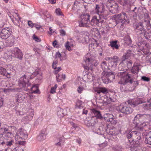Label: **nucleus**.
<instances>
[{
    "mask_svg": "<svg viewBox=\"0 0 151 151\" xmlns=\"http://www.w3.org/2000/svg\"><path fill=\"white\" fill-rule=\"evenodd\" d=\"M22 140V139H20L18 140H17V143H18L19 145H24L25 144V142L23 140L21 141Z\"/></svg>",
    "mask_w": 151,
    "mask_h": 151,
    "instance_id": "56",
    "label": "nucleus"
},
{
    "mask_svg": "<svg viewBox=\"0 0 151 151\" xmlns=\"http://www.w3.org/2000/svg\"><path fill=\"white\" fill-rule=\"evenodd\" d=\"M55 12L57 15H62L60 9L59 8H57L55 10Z\"/></svg>",
    "mask_w": 151,
    "mask_h": 151,
    "instance_id": "53",
    "label": "nucleus"
},
{
    "mask_svg": "<svg viewBox=\"0 0 151 151\" xmlns=\"http://www.w3.org/2000/svg\"><path fill=\"white\" fill-rule=\"evenodd\" d=\"M60 35L62 36H64L65 35L66 33L65 31L63 29H61L60 30Z\"/></svg>",
    "mask_w": 151,
    "mask_h": 151,
    "instance_id": "63",
    "label": "nucleus"
},
{
    "mask_svg": "<svg viewBox=\"0 0 151 151\" xmlns=\"http://www.w3.org/2000/svg\"><path fill=\"white\" fill-rule=\"evenodd\" d=\"M4 140L6 146H11L14 143V140L12 138H9V139H7L6 138H4Z\"/></svg>",
    "mask_w": 151,
    "mask_h": 151,
    "instance_id": "26",
    "label": "nucleus"
},
{
    "mask_svg": "<svg viewBox=\"0 0 151 151\" xmlns=\"http://www.w3.org/2000/svg\"><path fill=\"white\" fill-rule=\"evenodd\" d=\"M118 110H119L121 112L125 114H129L132 111V109L130 107L129 105L127 106H124L121 105L117 108Z\"/></svg>",
    "mask_w": 151,
    "mask_h": 151,
    "instance_id": "9",
    "label": "nucleus"
},
{
    "mask_svg": "<svg viewBox=\"0 0 151 151\" xmlns=\"http://www.w3.org/2000/svg\"><path fill=\"white\" fill-rule=\"evenodd\" d=\"M12 30L9 27H6L2 29L0 33V37L6 40L11 36Z\"/></svg>",
    "mask_w": 151,
    "mask_h": 151,
    "instance_id": "7",
    "label": "nucleus"
},
{
    "mask_svg": "<svg viewBox=\"0 0 151 151\" xmlns=\"http://www.w3.org/2000/svg\"><path fill=\"white\" fill-rule=\"evenodd\" d=\"M101 78L104 82L107 83L108 82L112 81L115 78V76L112 73L110 72H106Z\"/></svg>",
    "mask_w": 151,
    "mask_h": 151,
    "instance_id": "5",
    "label": "nucleus"
},
{
    "mask_svg": "<svg viewBox=\"0 0 151 151\" xmlns=\"http://www.w3.org/2000/svg\"><path fill=\"white\" fill-rule=\"evenodd\" d=\"M93 14H97L100 16L104 18H105L109 14L107 11L105 10L103 6H101L99 4L96 5L94 9L93 12Z\"/></svg>",
    "mask_w": 151,
    "mask_h": 151,
    "instance_id": "3",
    "label": "nucleus"
},
{
    "mask_svg": "<svg viewBox=\"0 0 151 151\" xmlns=\"http://www.w3.org/2000/svg\"><path fill=\"white\" fill-rule=\"evenodd\" d=\"M131 55V51L129 50H128L126 53L123 56V59L124 60L128 59Z\"/></svg>",
    "mask_w": 151,
    "mask_h": 151,
    "instance_id": "35",
    "label": "nucleus"
},
{
    "mask_svg": "<svg viewBox=\"0 0 151 151\" xmlns=\"http://www.w3.org/2000/svg\"><path fill=\"white\" fill-rule=\"evenodd\" d=\"M121 76V80L118 82V83L121 84H125L128 83L133 84V86L135 87L138 84V82L135 80L137 76L133 77L134 76L129 74L127 72L124 71L120 73Z\"/></svg>",
    "mask_w": 151,
    "mask_h": 151,
    "instance_id": "1",
    "label": "nucleus"
},
{
    "mask_svg": "<svg viewBox=\"0 0 151 151\" xmlns=\"http://www.w3.org/2000/svg\"><path fill=\"white\" fill-rule=\"evenodd\" d=\"M57 87V84H55L53 87H52L50 91V93H54L55 92V90Z\"/></svg>",
    "mask_w": 151,
    "mask_h": 151,
    "instance_id": "49",
    "label": "nucleus"
},
{
    "mask_svg": "<svg viewBox=\"0 0 151 151\" xmlns=\"http://www.w3.org/2000/svg\"><path fill=\"white\" fill-rule=\"evenodd\" d=\"M116 130L115 129H109L106 130V132L109 134L115 135L117 134Z\"/></svg>",
    "mask_w": 151,
    "mask_h": 151,
    "instance_id": "37",
    "label": "nucleus"
},
{
    "mask_svg": "<svg viewBox=\"0 0 151 151\" xmlns=\"http://www.w3.org/2000/svg\"><path fill=\"white\" fill-rule=\"evenodd\" d=\"M28 82V79L26 78V75L21 77L18 81L19 86L22 88L27 87L28 86L27 83Z\"/></svg>",
    "mask_w": 151,
    "mask_h": 151,
    "instance_id": "10",
    "label": "nucleus"
},
{
    "mask_svg": "<svg viewBox=\"0 0 151 151\" xmlns=\"http://www.w3.org/2000/svg\"><path fill=\"white\" fill-rule=\"evenodd\" d=\"M34 115V110L32 109H29L27 113V115L22 119V121L28 122L31 120Z\"/></svg>",
    "mask_w": 151,
    "mask_h": 151,
    "instance_id": "12",
    "label": "nucleus"
},
{
    "mask_svg": "<svg viewBox=\"0 0 151 151\" xmlns=\"http://www.w3.org/2000/svg\"><path fill=\"white\" fill-rule=\"evenodd\" d=\"M26 95L24 93H17L16 96V102L17 104L21 103L24 100Z\"/></svg>",
    "mask_w": 151,
    "mask_h": 151,
    "instance_id": "15",
    "label": "nucleus"
},
{
    "mask_svg": "<svg viewBox=\"0 0 151 151\" xmlns=\"http://www.w3.org/2000/svg\"><path fill=\"white\" fill-rule=\"evenodd\" d=\"M132 62L131 60H129L127 61V66L128 68H130L132 65Z\"/></svg>",
    "mask_w": 151,
    "mask_h": 151,
    "instance_id": "62",
    "label": "nucleus"
},
{
    "mask_svg": "<svg viewBox=\"0 0 151 151\" xmlns=\"http://www.w3.org/2000/svg\"><path fill=\"white\" fill-rule=\"evenodd\" d=\"M94 91L98 94H99L101 92L104 94H106L109 92L108 89L104 87L100 88L99 89L94 90Z\"/></svg>",
    "mask_w": 151,
    "mask_h": 151,
    "instance_id": "23",
    "label": "nucleus"
},
{
    "mask_svg": "<svg viewBox=\"0 0 151 151\" xmlns=\"http://www.w3.org/2000/svg\"><path fill=\"white\" fill-rule=\"evenodd\" d=\"M114 117V116L111 114L106 113L104 115V118L105 120L108 121L111 118Z\"/></svg>",
    "mask_w": 151,
    "mask_h": 151,
    "instance_id": "33",
    "label": "nucleus"
},
{
    "mask_svg": "<svg viewBox=\"0 0 151 151\" xmlns=\"http://www.w3.org/2000/svg\"><path fill=\"white\" fill-rule=\"evenodd\" d=\"M84 88L82 86H79L78 87L77 89L78 92L79 93H81L82 91H83Z\"/></svg>",
    "mask_w": 151,
    "mask_h": 151,
    "instance_id": "55",
    "label": "nucleus"
},
{
    "mask_svg": "<svg viewBox=\"0 0 151 151\" xmlns=\"http://www.w3.org/2000/svg\"><path fill=\"white\" fill-rule=\"evenodd\" d=\"M145 142L146 143L151 145V132H150L147 136Z\"/></svg>",
    "mask_w": 151,
    "mask_h": 151,
    "instance_id": "32",
    "label": "nucleus"
},
{
    "mask_svg": "<svg viewBox=\"0 0 151 151\" xmlns=\"http://www.w3.org/2000/svg\"><path fill=\"white\" fill-rule=\"evenodd\" d=\"M0 73L1 74L4 76H7L8 77H9L7 76L8 75L10 74L9 73L6 71V70L5 68H3L1 67H0Z\"/></svg>",
    "mask_w": 151,
    "mask_h": 151,
    "instance_id": "31",
    "label": "nucleus"
},
{
    "mask_svg": "<svg viewBox=\"0 0 151 151\" xmlns=\"http://www.w3.org/2000/svg\"><path fill=\"white\" fill-rule=\"evenodd\" d=\"M57 109V114L58 116L60 117L63 116L64 114L63 109L60 107L58 108Z\"/></svg>",
    "mask_w": 151,
    "mask_h": 151,
    "instance_id": "34",
    "label": "nucleus"
},
{
    "mask_svg": "<svg viewBox=\"0 0 151 151\" xmlns=\"http://www.w3.org/2000/svg\"><path fill=\"white\" fill-rule=\"evenodd\" d=\"M84 38V40H83L82 41V43H84V42H88L89 40V38L88 35H84L83 36Z\"/></svg>",
    "mask_w": 151,
    "mask_h": 151,
    "instance_id": "46",
    "label": "nucleus"
},
{
    "mask_svg": "<svg viewBox=\"0 0 151 151\" xmlns=\"http://www.w3.org/2000/svg\"><path fill=\"white\" fill-rule=\"evenodd\" d=\"M32 93H38L39 92V90L38 87L36 85L33 86L31 88Z\"/></svg>",
    "mask_w": 151,
    "mask_h": 151,
    "instance_id": "39",
    "label": "nucleus"
},
{
    "mask_svg": "<svg viewBox=\"0 0 151 151\" xmlns=\"http://www.w3.org/2000/svg\"><path fill=\"white\" fill-rule=\"evenodd\" d=\"M101 66L104 70L106 69L107 67L106 62L105 61L103 62L101 64Z\"/></svg>",
    "mask_w": 151,
    "mask_h": 151,
    "instance_id": "47",
    "label": "nucleus"
},
{
    "mask_svg": "<svg viewBox=\"0 0 151 151\" xmlns=\"http://www.w3.org/2000/svg\"><path fill=\"white\" fill-rule=\"evenodd\" d=\"M4 134L5 137V138H6L7 139H9V138H12V137L13 136L12 133L10 132H7Z\"/></svg>",
    "mask_w": 151,
    "mask_h": 151,
    "instance_id": "41",
    "label": "nucleus"
},
{
    "mask_svg": "<svg viewBox=\"0 0 151 151\" xmlns=\"http://www.w3.org/2000/svg\"><path fill=\"white\" fill-rule=\"evenodd\" d=\"M136 133L135 134H134L133 136V139L132 140H129V142H131V141H133L134 140L135 141H136L137 140H139L141 139L140 137V134L139 132H138L137 131H136Z\"/></svg>",
    "mask_w": 151,
    "mask_h": 151,
    "instance_id": "29",
    "label": "nucleus"
},
{
    "mask_svg": "<svg viewBox=\"0 0 151 151\" xmlns=\"http://www.w3.org/2000/svg\"><path fill=\"white\" fill-rule=\"evenodd\" d=\"M136 133V131H132L130 132L127 135V136L128 138L129 139H130V140L133 139L134 136L133 135H134V134H135Z\"/></svg>",
    "mask_w": 151,
    "mask_h": 151,
    "instance_id": "38",
    "label": "nucleus"
},
{
    "mask_svg": "<svg viewBox=\"0 0 151 151\" xmlns=\"http://www.w3.org/2000/svg\"><path fill=\"white\" fill-rule=\"evenodd\" d=\"M103 101V105H107V104H110L111 102H114V101L112 99L111 97H108L107 96H104V99Z\"/></svg>",
    "mask_w": 151,
    "mask_h": 151,
    "instance_id": "20",
    "label": "nucleus"
},
{
    "mask_svg": "<svg viewBox=\"0 0 151 151\" xmlns=\"http://www.w3.org/2000/svg\"><path fill=\"white\" fill-rule=\"evenodd\" d=\"M83 103L81 100H77L76 103V107L79 109L83 108Z\"/></svg>",
    "mask_w": 151,
    "mask_h": 151,
    "instance_id": "36",
    "label": "nucleus"
},
{
    "mask_svg": "<svg viewBox=\"0 0 151 151\" xmlns=\"http://www.w3.org/2000/svg\"><path fill=\"white\" fill-rule=\"evenodd\" d=\"M135 29L136 32L138 34H142L144 32L143 24L140 22L136 24L135 25Z\"/></svg>",
    "mask_w": 151,
    "mask_h": 151,
    "instance_id": "14",
    "label": "nucleus"
},
{
    "mask_svg": "<svg viewBox=\"0 0 151 151\" xmlns=\"http://www.w3.org/2000/svg\"><path fill=\"white\" fill-rule=\"evenodd\" d=\"M106 5L109 8L111 7V8L113 9L112 10H116V9L118 8V5L114 1L112 0H109L107 2Z\"/></svg>",
    "mask_w": 151,
    "mask_h": 151,
    "instance_id": "17",
    "label": "nucleus"
},
{
    "mask_svg": "<svg viewBox=\"0 0 151 151\" xmlns=\"http://www.w3.org/2000/svg\"><path fill=\"white\" fill-rule=\"evenodd\" d=\"M14 89L12 88H4L3 89V91L5 93L7 92H14L15 91Z\"/></svg>",
    "mask_w": 151,
    "mask_h": 151,
    "instance_id": "48",
    "label": "nucleus"
},
{
    "mask_svg": "<svg viewBox=\"0 0 151 151\" xmlns=\"http://www.w3.org/2000/svg\"><path fill=\"white\" fill-rule=\"evenodd\" d=\"M149 124V122L145 121L143 122H141L137 125L138 128L140 130H142L144 127L147 126Z\"/></svg>",
    "mask_w": 151,
    "mask_h": 151,
    "instance_id": "24",
    "label": "nucleus"
},
{
    "mask_svg": "<svg viewBox=\"0 0 151 151\" xmlns=\"http://www.w3.org/2000/svg\"><path fill=\"white\" fill-rule=\"evenodd\" d=\"M23 54L20 50L17 48H14L12 51V56L21 60L22 58Z\"/></svg>",
    "mask_w": 151,
    "mask_h": 151,
    "instance_id": "11",
    "label": "nucleus"
},
{
    "mask_svg": "<svg viewBox=\"0 0 151 151\" xmlns=\"http://www.w3.org/2000/svg\"><path fill=\"white\" fill-rule=\"evenodd\" d=\"M88 55H86V56L84 58V60L86 62V63H87V64L90 66L91 70L93 68V67L96 66L99 64V63L95 59L91 58L88 57Z\"/></svg>",
    "mask_w": 151,
    "mask_h": 151,
    "instance_id": "8",
    "label": "nucleus"
},
{
    "mask_svg": "<svg viewBox=\"0 0 151 151\" xmlns=\"http://www.w3.org/2000/svg\"><path fill=\"white\" fill-rule=\"evenodd\" d=\"M12 151H24V150L21 147H15L13 149Z\"/></svg>",
    "mask_w": 151,
    "mask_h": 151,
    "instance_id": "50",
    "label": "nucleus"
},
{
    "mask_svg": "<svg viewBox=\"0 0 151 151\" xmlns=\"http://www.w3.org/2000/svg\"><path fill=\"white\" fill-rule=\"evenodd\" d=\"M117 40L111 41L110 42V45L113 49L115 48L116 49H119V46L117 44Z\"/></svg>",
    "mask_w": 151,
    "mask_h": 151,
    "instance_id": "28",
    "label": "nucleus"
},
{
    "mask_svg": "<svg viewBox=\"0 0 151 151\" xmlns=\"http://www.w3.org/2000/svg\"><path fill=\"white\" fill-rule=\"evenodd\" d=\"M115 19L116 24H119L120 26H122L124 24H128L129 20L127 17L126 14L122 13L115 15Z\"/></svg>",
    "mask_w": 151,
    "mask_h": 151,
    "instance_id": "2",
    "label": "nucleus"
},
{
    "mask_svg": "<svg viewBox=\"0 0 151 151\" xmlns=\"http://www.w3.org/2000/svg\"><path fill=\"white\" fill-rule=\"evenodd\" d=\"M28 24L29 27H31L32 28L33 26H35V24L31 21H28Z\"/></svg>",
    "mask_w": 151,
    "mask_h": 151,
    "instance_id": "59",
    "label": "nucleus"
},
{
    "mask_svg": "<svg viewBox=\"0 0 151 151\" xmlns=\"http://www.w3.org/2000/svg\"><path fill=\"white\" fill-rule=\"evenodd\" d=\"M55 57L56 59L58 58H59L60 59V61L63 60V59L61 58V55L59 52H56L55 55Z\"/></svg>",
    "mask_w": 151,
    "mask_h": 151,
    "instance_id": "43",
    "label": "nucleus"
},
{
    "mask_svg": "<svg viewBox=\"0 0 151 151\" xmlns=\"http://www.w3.org/2000/svg\"><path fill=\"white\" fill-rule=\"evenodd\" d=\"M145 102V101L144 99L142 98H138L136 99L129 100L128 101V103L129 105H133L134 106H136L139 104Z\"/></svg>",
    "mask_w": 151,
    "mask_h": 151,
    "instance_id": "13",
    "label": "nucleus"
},
{
    "mask_svg": "<svg viewBox=\"0 0 151 151\" xmlns=\"http://www.w3.org/2000/svg\"><path fill=\"white\" fill-rule=\"evenodd\" d=\"M119 1L121 4L123 6L128 4L127 0H119Z\"/></svg>",
    "mask_w": 151,
    "mask_h": 151,
    "instance_id": "45",
    "label": "nucleus"
},
{
    "mask_svg": "<svg viewBox=\"0 0 151 151\" xmlns=\"http://www.w3.org/2000/svg\"><path fill=\"white\" fill-rule=\"evenodd\" d=\"M27 137V135L25 131L22 129H20L17 131L15 136V139L18 140L19 139H25Z\"/></svg>",
    "mask_w": 151,
    "mask_h": 151,
    "instance_id": "6",
    "label": "nucleus"
},
{
    "mask_svg": "<svg viewBox=\"0 0 151 151\" xmlns=\"http://www.w3.org/2000/svg\"><path fill=\"white\" fill-rule=\"evenodd\" d=\"M143 107L145 109H147L150 108L149 104H145L143 105Z\"/></svg>",
    "mask_w": 151,
    "mask_h": 151,
    "instance_id": "58",
    "label": "nucleus"
},
{
    "mask_svg": "<svg viewBox=\"0 0 151 151\" xmlns=\"http://www.w3.org/2000/svg\"><path fill=\"white\" fill-rule=\"evenodd\" d=\"M107 122H110L112 124H115L117 123L114 117L111 118Z\"/></svg>",
    "mask_w": 151,
    "mask_h": 151,
    "instance_id": "44",
    "label": "nucleus"
},
{
    "mask_svg": "<svg viewBox=\"0 0 151 151\" xmlns=\"http://www.w3.org/2000/svg\"><path fill=\"white\" fill-rule=\"evenodd\" d=\"M90 16L88 14H84L81 15V20L79 23V25L80 27H90L88 23L89 21Z\"/></svg>",
    "mask_w": 151,
    "mask_h": 151,
    "instance_id": "4",
    "label": "nucleus"
},
{
    "mask_svg": "<svg viewBox=\"0 0 151 151\" xmlns=\"http://www.w3.org/2000/svg\"><path fill=\"white\" fill-rule=\"evenodd\" d=\"M139 70L138 65H134L131 69V72L132 73L137 74L139 72Z\"/></svg>",
    "mask_w": 151,
    "mask_h": 151,
    "instance_id": "30",
    "label": "nucleus"
},
{
    "mask_svg": "<svg viewBox=\"0 0 151 151\" xmlns=\"http://www.w3.org/2000/svg\"><path fill=\"white\" fill-rule=\"evenodd\" d=\"M139 118L143 119V114H137L134 117V119L137 120Z\"/></svg>",
    "mask_w": 151,
    "mask_h": 151,
    "instance_id": "51",
    "label": "nucleus"
},
{
    "mask_svg": "<svg viewBox=\"0 0 151 151\" xmlns=\"http://www.w3.org/2000/svg\"><path fill=\"white\" fill-rule=\"evenodd\" d=\"M46 136V134L45 132H41L37 137V140L39 141H43L45 139Z\"/></svg>",
    "mask_w": 151,
    "mask_h": 151,
    "instance_id": "25",
    "label": "nucleus"
},
{
    "mask_svg": "<svg viewBox=\"0 0 151 151\" xmlns=\"http://www.w3.org/2000/svg\"><path fill=\"white\" fill-rule=\"evenodd\" d=\"M97 122V119H96V117L94 116H92L91 119L89 120L86 119L85 121L86 124L88 127L93 126Z\"/></svg>",
    "mask_w": 151,
    "mask_h": 151,
    "instance_id": "16",
    "label": "nucleus"
},
{
    "mask_svg": "<svg viewBox=\"0 0 151 151\" xmlns=\"http://www.w3.org/2000/svg\"><path fill=\"white\" fill-rule=\"evenodd\" d=\"M142 79L143 81H148L150 80V78L145 76L142 77Z\"/></svg>",
    "mask_w": 151,
    "mask_h": 151,
    "instance_id": "57",
    "label": "nucleus"
},
{
    "mask_svg": "<svg viewBox=\"0 0 151 151\" xmlns=\"http://www.w3.org/2000/svg\"><path fill=\"white\" fill-rule=\"evenodd\" d=\"M14 37L13 36H11L8 38L5 42L7 46H12L14 45Z\"/></svg>",
    "mask_w": 151,
    "mask_h": 151,
    "instance_id": "18",
    "label": "nucleus"
},
{
    "mask_svg": "<svg viewBox=\"0 0 151 151\" xmlns=\"http://www.w3.org/2000/svg\"><path fill=\"white\" fill-rule=\"evenodd\" d=\"M125 42L128 45H129L131 44L132 40L129 36H127L126 38L125 39Z\"/></svg>",
    "mask_w": 151,
    "mask_h": 151,
    "instance_id": "42",
    "label": "nucleus"
},
{
    "mask_svg": "<svg viewBox=\"0 0 151 151\" xmlns=\"http://www.w3.org/2000/svg\"><path fill=\"white\" fill-rule=\"evenodd\" d=\"M61 70V67H59L57 68L54 71V73L55 74H57L59 71H60Z\"/></svg>",
    "mask_w": 151,
    "mask_h": 151,
    "instance_id": "61",
    "label": "nucleus"
},
{
    "mask_svg": "<svg viewBox=\"0 0 151 151\" xmlns=\"http://www.w3.org/2000/svg\"><path fill=\"white\" fill-rule=\"evenodd\" d=\"M112 61L109 63V65H111L112 67H115L118 63V61L119 60V58L116 56H114L113 57Z\"/></svg>",
    "mask_w": 151,
    "mask_h": 151,
    "instance_id": "21",
    "label": "nucleus"
},
{
    "mask_svg": "<svg viewBox=\"0 0 151 151\" xmlns=\"http://www.w3.org/2000/svg\"><path fill=\"white\" fill-rule=\"evenodd\" d=\"M6 146L4 140L3 141H0V151L4 150Z\"/></svg>",
    "mask_w": 151,
    "mask_h": 151,
    "instance_id": "40",
    "label": "nucleus"
},
{
    "mask_svg": "<svg viewBox=\"0 0 151 151\" xmlns=\"http://www.w3.org/2000/svg\"><path fill=\"white\" fill-rule=\"evenodd\" d=\"M58 62V61L56 60H54L53 61L52 65V68L54 69H56L57 68L56 66H57Z\"/></svg>",
    "mask_w": 151,
    "mask_h": 151,
    "instance_id": "52",
    "label": "nucleus"
},
{
    "mask_svg": "<svg viewBox=\"0 0 151 151\" xmlns=\"http://www.w3.org/2000/svg\"><path fill=\"white\" fill-rule=\"evenodd\" d=\"M91 111L94 115V116H93L95 117H96V119H97V118H98L100 119H102L103 118V117L102 116L100 111H98L94 109H92Z\"/></svg>",
    "mask_w": 151,
    "mask_h": 151,
    "instance_id": "22",
    "label": "nucleus"
},
{
    "mask_svg": "<svg viewBox=\"0 0 151 151\" xmlns=\"http://www.w3.org/2000/svg\"><path fill=\"white\" fill-rule=\"evenodd\" d=\"M100 20L97 18V16H94L93 17L90 22V26H95L98 25L100 22Z\"/></svg>",
    "mask_w": 151,
    "mask_h": 151,
    "instance_id": "19",
    "label": "nucleus"
},
{
    "mask_svg": "<svg viewBox=\"0 0 151 151\" xmlns=\"http://www.w3.org/2000/svg\"><path fill=\"white\" fill-rule=\"evenodd\" d=\"M139 151L137 150L138 151H147L146 148L145 147H141L140 149H139Z\"/></svg>",
    "mask_w": 151,
    "mask_h": 151,
    "instance_id": "64",
    "label": "nucleus"
},
{
    "mask_svg": "<svg viewBox=\"0 0 151 151\" xmlns=\"http://www.w3.org/2000/svg\"><path fill=\"white\" fill-rule=\"evenodd\" d=\"M145 121L149 122L151 121V114H143V119Z\"/></svg>",
    "mask_w": 151,
    "mask_h": 151,
    "instance_id": "27",
    "label": "nucleus"
},
{
    "mask_svg": "<svg viewBox=\"0 0 151 151\" xmlns=\"http://www.w3.org/2000/svg\"><path fill=\"white\" fill-rule=\"evenodd\" d=\"M33 38L34 40L37 42H40L41 41V40L40 38L37 37V36H35V35L33 36Z\"/></svg>",
    "mask_w": 151,
    "mask_h": 151,
    "instance_id": "54",
    "label": "nucleus"
},
{
    "mask_svg": "<svg viewBox=\"0 0 151 151\" xmlns=\"http://www.w3.org/2000/svg\"><path fill=\"white\" fill-rule=\"evenodd\" d=\"M1 129L3 131L4 134L5 133H7V132H8V131H9L8 129L6 128H1Z\"/></svg>",
    "mask_w": 151,
    "mask_h": 151,
    "instance_id": "60",
    "label": "nucleus"
}]
</instances>
